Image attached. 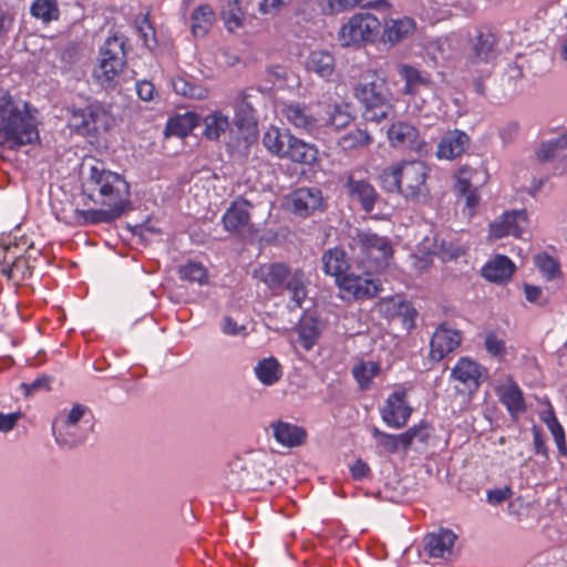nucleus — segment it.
<instances>
[{
  "label": "nucleus",
  "mask_w": 567,
  "mask_h": 567,
  "mask_svg": "<svg viewBox=\"0 0 567 567\" xmlns=\"http://www.w3.org/2000/svg\"><path fill=\"white\" fill-rule=\"evenodd\" d=\"M291 138L292 134L289 130L271 126L264 133L262 144L271 154L284 158Z\"/></svg>",
  "instance_id": "f704fd0d"
},
{
  "label": "nucleus",
  "mask_w": 567,
  "mask_h": 567,
  "mask_svg": "<svg viewBox=\"0 0 567 567\" xmlns=\"http://www.w3.org/2000/svg\"><path fill=\"white\" fill-rule=\"evenodd\" d=\"M216 14L210 6L203 4L194 9L190 16V30L194 37L204 38L213 27Z\"/></svg>",
  "instance_id": "e433bc0d"
},
{
  "label": "nucleus",
  "mask_w": 567,
  "mask_h": 567,
  "mask_svg": "<svg viewBox=\"0 0 567 567\" xmlns=\"http://www.w3.org/2000/svg\"><path fill=\"white\" fill-rule=\"evenodd\" d=\"M277 443L286 447H296L306 443L307 431L296 424L276 421L270 424Z\"/></svg>",
  "instance_id": "bb28decb"
},
{
  "label": "nucleus",
  "mask_w": 567,
  "mask_h": 567,
  "mask_svg": "<svg viewBox=\"0 0 567 567\" xmlns=\"http://www.w3.org/2000/svg\"><path fill=\"white\" fill-rule=\"evenodd\" d=\"M405 432L413 433L411 435V444L413 443L414 440H417L421 443H427V441L430 439L429 426L424 423H421L419 425H413V426L409 427Z\"/></svg>",
  "instance_id": "774afa93"
},
{
  "label": "nucleus",
  "mask_w": 567,
  "mask_h": 567,
  "mask_svg": "<svg viewBox=\"0 0 567 567\" xmlns=\"http://www.w3.org/2000/svg\"><path fill=\"white\" fill-rule=\"evenodd\" d=\"M39 140L35 117L13 100L8 91L0 92V144L16 150Z\"/></svg>",
  "instance_id": "7ed1b4c3"
},
{
  "label": "nucleus",
  "mask_w": 567,
  "mask_h": 567,
  "mask_svg": "<svg viewBox=\"0 0 567 567\" xmlns=\"http://www.w3.org/2000/svg\"><path fill=\"white\" fill-rule=\"evenodd\" d=\"M281 114L288 124L296 130L306 133L313 132L318 126L317 117L311 113L310 109L299 102H290L284 105Z\"/></svg>",
  "instance_id": "4be33fe9"
},
{
  "label": "nucleus",
  "mask_w": 567,
  "mask_h": 567,
  "mask_svg": "<svg viewBox=\"0 0 567 567\" xmlns=\"http://www.w3.org/2000/svg\"><path fill=\"white\" fill-rule=\"evenodd\" d=\"M528 227V217L525 209L505 212L498 220L489 225V236L501 239L507 236L516 238Z\"/></svg>",
  "instance_id": "ddd939ff"
},
{
  "label": "nucleus",
  "mask_w": 567,
  "mask_h": 567,
  "mask_svg": "<svg viewBox=\"0 0 567 567\" xmlns=\"http://www.w3.org/2000/svg\"><path fill=\"white\" fill-rule=\"evenodd\" d=\"M353 95L363 106V116L369 122L380 123L393 111L391 92L386 79L377 71L364 78L353 89Z\"/></svg>",
  "instance_id": "0eeeda50"
},
{
  "label": "nucleus",
  "mask_w": 567,
  "mask_h": 567,
  "mask_svg": "<svg viewBox=\"0 0 567 567\" xmlns=\"http://www.w3.org/2000/svg\"><path fill=\"white\" fill-rule=\"evenodd\" d=\"M344 187L351 199L358 200L364 212L371 213L374 209L379 194L369 179L352 172L348 175Z\"/></svg>",
  "instance_id": "dca6fc26"
},
{
  "label": "nucleus",
  "mask_w": 567,
  "mask_h": 567,
  "mask_svg": "<svg viewBox=\"0 0 567 567\" xmlns=\"http://www.w3.org/2000/svg\"><path fill=\"white\" fill-rule=\"evenodd\" d=\"M456 538L453 530L440 528L424 537V549L432 558H444L452 554Z\"/></svg>",
  "instance_id": "393cba45"
},
{
  "label": "nucleus",
  "mask_w": 567,
  "mask_h": 567,
  "mask_svg": "<svg viewBox=\"0 0 567 567\" xmlns=\"http://www.w3.org/2000/svg\"><path fill=\"white\" fill-rule=\"evenodd\" d=\"M291 2L292 0H262L259 3V11L262 14L276 13L281 8L287 7Z\"/></svg>",
  "instance_id": "69168bd1"
},
{
  "label": "nucleus",
  "mask_w": 567,
  "mask_h": 567,
  "mask_svg": "<svg viewBox=\"0 0 567 567\" xmlns=\"http://www.w3.org/2000/svg\"><path fill=\"white\" fill-rule=\"evenodd\" d=\"M515 264L504 255H497L482 268V276L491 282L502 284L511 279Z\"/></svg>",
  "instance_id": "c756f323"
},
{
  "label": "nucleus",
  "mask_w": 567,
  "mask_h": 567,
  "mask_svg": "<svg viewBox=\"0 0 567 567\" xmlns=\"http://www.w3.org/2000/svg\"><path fill=\"white\" fill-rule=\"evenodd\" d=\"M317 155L318 150L313 144L306 143L292 135L284 158L299 164L311 165L316 162Z\"/></svg>",
  "instance_id": "72a5a7b5"
},
{
  "label": "nucleus",
  "mask_w": 567,
  "mask_h": 567,
  "mask_svg": "<svg viewBox=\"0 0 567 567\" xmlns=\"http://www.w3.org/2000/svg\"><path fill=\"white\" fill-rule=\"evenodd\" d=\"M372 143L373 136L368 130L355 127L341 135L338 138L337 145L343 152H353L369 147Z\"/></svg>",
  "instance_id": "4c0bfd02"
},
{
  "label": "nucleus",
  "mask_w": 567,
  "mask_h": 567,
  "mask_svg": "<svg viewBox=\"0 0 567 567\" xmlns=\"http://www.w3.org/2000/svg\"><path fill=\"white\" fill-rule=\"evenodd\" d=\"M82 193L102 207H120L125 212L130 204V184L121 174L107 169L101 161H94L87 167Z\"/></svg>",
  "instance_id": "f257e3e1"
},
{
  "label": "nucleus",
  "mask_w": 567,
  "mask_h": 567,
  "mask_svg": "<svg viewBox=\"0 0 567 567\" xmlns=\"http://www.w3.org/2000/svg\"><path fill=\"white\" fill-rule=\"evenodd\" d=\"M408 393L400 389L391 393L381 410L383 422L392 429H401L406 425L412 408L408 403Z\"/></svg>",
  "instance_id": "9b49d317"
},
{
  "label": "nucleus",
  "mask_w": 567,
  "mask_h": 567,
  "mask_svg": "<svg viewBox=\"0 0 567 567\" xmlns=\"http://www.w3.org/2000/svg\"><path fill=\"white\" fill-rule=\"evenodd\" d=\"M416 28V22L411 17L389 18L384 19L381 27L380 40L384 45L390 48L403 42L410 38Z\"/></svg>",
  "instance_id": "f3484780"
},
{
  "label": "nucleus",
  "mask_w": 567,
  "mask_h": 567,
  "mask_svg": "<svg viewBox=\"0 0 567 567\" xmlns=\"http://www.w3.org/2000/svg\"><path fill=\"white\" fill-rule=\"evenodd\" d=\"M229 126V118L219 111L204 117L203 135L208 140H218Z\"/></svg>",
  "instance_id": "09e8293b"
},
{
  "label": "nucleus",
  "mask_w": 567,
  "mask_h": 567,
  "mask_svg": "<svg viewBox=\"0 0 567 567\" xmlns=\"http://www.w3.org/2000/svg\"><path fill=\"white\" fill-rule=\"evenodd\" d=\"M69 127L82 136L96 137L109 132L115 124L110 107L101 102L89 103L83 107L68 109Z\"/></svg>",
  "instance_id": "6e6552de"
},
{
  "label": "nucleus",
  "mask_w": 567,
  "mask_h": 567,
  "mask_svg": "<svg viewBox=\"0 0 567 567\" xmlns=\"http://www.w3.org/2000/svg\"><path fill=\"white\" fill-rule=\"evenodd\" d=\"M307 70L329 80L336 71V59L327 50L312 51L307 60Z\"/></svg>",
  "instance_id": "473e14b6"
},
{
  "label": "nucleus",
  "mask_w": 567,
  "mask_h": 567,
  "mask_svg": "<svg viewBox=\"0 0 567 567\" xmlns=\"http://www.w3.org/2000/svg\"><path fill=\"white\" fill-rule=\"evenodd\" d=\"M255 374L264 385H272L281 379L282 369L278 360L270 357L256 364Z\"/></svg>",
  "instance_id": "c03bdc74"
},
{
  "label": "nucleus",
  "mask_w": 567,
  "mask_h": 567,
  "mask_svg": "<svg viewBox=\"0 0 567 567\" xmlns=\"http://www.w3.org/2000/svg\"><path fill=\"white\" fill-rule=\"evenodd\" d=\"M497 58V38L496 35L486 30L478 31L475 38L471 41L470 51L467 54V64L476 65L481 63H493Z\"/></svg>",
  "instance_id": "4468645a"
},
{
  "label": "nucleus",
  "mask_w": 567,
  "mask_h": 567,
  "mask_svg": "<svg viewBox=\"0 0 567 567\" xmlns=\"http://www.w3.org/2000/svg\"><path fill=\"white\" fill-rule=\"evenodd\" d=\"M484 347L487 353L494 358L503 359L506 354L504 339L499 338L494 331L487 332L484 340Z\"/></svg>",
  "instance_id": "4d7b16f0"
},
{
  "label": "nucleus",
  "mask_w": 567,
  "mask_h": 567,
  "mask_svg": "<svg viewBox=\"0 0 567 567\" xmlns=\"http://www.w3.org/2000/svg\"><path fill=\"white\" fill-rule=\"evenodd\" d=\"M136 93L141 100L145 102L152 101L155 95L154 84L146 80L138 81L136 82Z\"/></svg>",
  "instance_id": "338daca9"
},
{
  "label": "nucleus",
  "mask_w": 567,
  "mask_h": 567,
  "mask_svg": "<svg viewBox=\"0 0 567 567\" xmlns=\"http://www.w3.org/2000/svg\"><path fill=\"white\" fill-rule=\"evenodd\" d=\"M461 341L462 336L458 330L451 329L446 323H441L430 341V358L434 361L443 360L460 347Z\"/></svg>",
  "instance_id": "2eb2a0df"
},
{
  "label": "nucleus",
  "mask_w": 567,
  "mask_h": 567,
  "mask_svg": "<svg viewBox=\"0 0 567 567\" xmlns=\"http://www.w3.org/2000/svg\"><path fill=\"white\" fill-rule=\"evenodd\" d=\"M534 453L549 460V449L544 432L537 425L532 427Z\"/></svg>",
  "instance_id": "bf43d9fd"
},
{
  "label": "nucleus",
  "mask_w": 567,
  "mask_h": 567,
  "mask_svg": "<svg viewBox=\"0 0 567 567\" xmlns=\"http://www.w3.org/2000/svg\"><path fill=\"white\" fill-rule=\"evenodd\" d=\"M126 39L124 35L109 37L100 49V62L94 70L96 82L104 89H114L126 65Z\"/></svg>",
  "instance_id": "1a4fd4ad"
},
{
  "label": "nucleus",
  "mask_w": 567,
  "mask_h": 567,
  "mask_svg": "<svg viewBox=\"0 0 567 567\" xmlns=\"http://www.w3.org/2000/svg\"><path fill=\"white\" fill-rule=\"evenodd\" d=\"M381 21L369 12L352 14L338 31V41L342 48H362L373 44L381 31Z\"/></svg>",
  "instance_id": "9d476101"
},
{
  "label": "nucleus",
  "mask_w": 567,
  "mask_h": 567,
  "mask_svg": "<svg viewBox=\"0 0 567 567\" xmlns=\"http://www.w3.org/2000/svg\"><path fill=\"white\" fill-rule=\"evenodd\" d=\"M534 265L547 281L563 278V270L558 259L546 251L534 256Z\"/></svg>",
  "instance_id": "49530a36"
},
{
  "label": "nucleus",
  "mask_w": 567,
  "mask_h": 567,
  "mask_svg": "<svg viewBox=\"0 0 567 567\" xmlns=\"http://www.w3.org/2000/svg\"><path fill=\"white\" fill-rule=\"evenodd\" d=\"M404 299L400 296L382 298L378 302L379 312L386 319H395L402 307Z\"/></svg>",
  "instance_id": "6e6d98bb"
},
{
  "label": "nucleus",
  "mask_w": 567,
  "mask_h": 567,
  "mask_svg": "<svg viewBox=\"0 0 567 567\" xmlns=\"http://www.w3.org/2000/svg\"><path fill=\"white\" fill-rule=\"evenodd\" d=\"M381 372V365L375 361L361 360L353 365L351 373L353 379L357 381L360 390H369L372 385V381Z\"/></svg>",
  "instance_id": "79ce46f5"
},
{
  "label": "nucleus",
  "mask_w": 567,
  "mask_h": 567,
  "mask_svg": "<svg viewBox=\"0 0 567 567\" xmlns=\"http://www.w3.org/2000/svg\"><path fill=\"white\" fill-rule=\"evenodd\" d=\"M178 276L182 280L205 285L208 281V270L199 261L188 260L178 267Z\"/></svg>",
  "instance_id": "8fccbe9b"
},
{
  "label": "nucleus",
  "mask_w": 567,
  "mask_h": 567,
  "mask_svg": "<svg viewBox=\"0 0 567 567\" xmlns=\"http://www.w3.org/2000/svg\"><path fill=\"white\" fill-rule=\"evenodd\" d=\"M33 241L17 226L0 236V274L9 280H23L33 274L37 256L32 254Z\"/></svg>",
  "instance_id": "20e7f679"
},
{
  "label": "nucleus",
  "mask_w": 567,
  "mask_h": 567,
  "mask_svg": "<svg viewBox=\"0 0 567 567\" xmlns=\"http://www.w3.org/2000/svg\"><path fill=\"white\" fill-rule=\"evenodd\" d=\"M249 200L239 197L230 203L221 216V224L228 233L239 234L241 230L252 227L250 223Z\"/></svg>",
  "instance_id": "aec40b11"
},
{
  "label": "nucleus",
  "mask_w": 567,
  "mask_h": 567,
  "mask_svg": "<svg viewBox=\"0 0 567 567\" xmlns=\"http://www.w3.org/2000/svg\"><path fill=\"white\" fill-rule=\"evenodd\" d=\"M30 11L34 18L45 23L58 20L60 16L56 0H34Z\"/></svg>",
  "instance_id": "603ef678"
},
{
  "label": "nucleus",
  "mask_w": 567,
  "mask_h": 567,
  "mask_svg": "<svg viewBox=\"0 0 567 567\" xmlns=\"http://www.w3.org/2000/svg\"><path fill=\"white\" fill-rule=\"evenodd\" d=\"M370 276L351 272L348 277L341 279L339 289L355 300L372 299L381 292L382 282L380 279Z\"/></svg>",
  "instance_id": "f8f14e48"
},
{
  "label": "nucleus",
  "mask_w": 567,
  "mask_h": 567,
  "mask_svg": "<svg viewBox=\"0 0 567 567\" xmlns=\"http://www.w3.org/2000/svg\"><path fill=\"white\" fill-rule=\"evenodd\" d=\"M417 312L411 302L404 300L396 318L401 319L403 327L411 330L415 327V318Z\"/></svg>",
  "instance_id": "052dcab7"
},
{
  "label": "nucleus",
  "mask_w": 567,
  "mask_h": 567,
  "mask_svg": "<svg viewBox=\"0 0 567 567\" xmlns=\"http://www.w3.org/2000/svg\"><path fill=\"white\" fill-rule=\"evenodd\" d=\"M430 167L423 161H401L385 167L380 185L386 193H398L405 199L421 202L429 197L426 181Z\"/></svg>",
  "instance_id": "f03ea898"
},
{
  "label": "nucleus",
  "mask_w": 567,
  "mask_h": 567,
  "mask_svg": "<svg viewBox=\"0 0 567 567\" xmlns=\"http://www.w3.org/2000/svg\"><path fill=\"white\" fill-rule=\"evenodd\" d=\"M485 373L486 369L480 363L467 357H462L452 368L450 378L460 382L464 389L475 391L480 388Z\"/></svg>",
  "instance_id": "6ab92c4d"
},
{
  "label": "nucleus",
  "mask_w": 567,
  "mask_h": 567,
  "mask_svg": "<svg viewBox=\"0 0 567 567\" xmlns=\"http://www.w3.org/2000/svg\"><path fill=\"white\" fill-rule=\"evenodd\" d=\"M485 179L486 176L483 171L464 165L454 174V190L456 193H467L472 188L482 185Z\"/></svg>",
  "instance_id": "c9c22d12"
},
{
  "label": "nucleus",
  "mask_w": 567,
  "mask_h": 567,
  "mask_svg": "<svg viewBox=\"0 0 567 567\" xmlns=\"http://www.w3.org/2000/svg\"><path fill=\"white\" fill-rule=\"evenodd\" d=\"M372 434L378 440L380 446H382L388 453L394 454L400 447L404 452L409 451L411 447V435L413 433L403 432L401 434H390L374 427Z\"/></svg>",
  "instance_id": "58836bf2"
},
{
  "label": "nucleus",
  "mask_w": 567,
  "mask_h": 567,
  "mask_svg": "<svg viewBox=\"0 0 567 567\" xmlns=\"http://www.w3.org/2000/svg\"><path fill=\"white\" fill-rule=\"evenodd\" d=\"M172 85L174 91L183 96L190 99H200L203 96L202 87L196 84L189 82L184 76H176L172 81Z\"/></svg>",
  "instance_id": "5fc2aeb1"
},
{
  "label": "nucleus",
  "mask_w": 567,
  "mask_h": 567,
  "mask_svg": "<svg viewBox=\"0 0 567 567\" xmlns=\"http://www.w3.org/2000/svg\"><path fill=\"white\" fill-rule=\"evenodd\" d=\"M350 473H351V476L353 480L362 481L363 478H367L370 476L371 468L367 462H364L362 458H358L351 465Z\"/></svg>",
  "instance_id": "0e129e2a"
},
{
  "label": "nucleus",
  "mask_w": 567,
  "mask_h": 567,
  "mask_svg": "<svg viewBox=\"0 0 567 567\" xmlns=\"http://www.w3.org/2000/svg\"><path fill=\"white\" fill-rule=\"evenodd\" d=\"M320 328L317 320L306 318L298 328L299 341L305 350H310L317 343L320 337Z\"/></svg>",
  "instance_id": "3c124183"
},
{
  "label": "nucleus",
  "mask_w": 567,
  "mask_h": 567,
  "mask_svg": "<svg viewBox=\"0 0 567 567\" xmlns=\"http://www.w3.org/2000/svg\"><path fill=\"white\" fill-rule=\"evenodd\" d=\"M225 27L233 32L244 25L245 14L239 7L238 0L228 1L227 8L221 12Z\"/></svg>",
  "instance_id": "864d4df0"
},
{
  "label": "nucleus",
  "mask_w": 567,
  "mask_h": 567,
  "mask_svg": "<svg viewBox=\"0 0 567 567\" xmlns=\"http://www.w3.org/2000/svg\"><path fill=\"white\" fill-rule=\"evenodd\" d=\"M547 409L539 413V419L544 422L550 432L556 444L558 456L567 457V439L566 432L556 416L553 404L548 399L545 401Z\"/></svg>",
  "instance_id": "c85d7f7f"
},
{
  "label": "nucleus",
  "mask_w": 567,
  "mask_h": 567,
  "mask_svg": "<svg viewBox=\"0 0 567 567\" xmlns=\"http://www.w3.org/2000/svg\"><path fill=\"white\" fill-rule=\"evenodd\" d=\"M136 29L146 47H151L152 43L156 44L155 29L150 21L148 14L136 20Z\"/></svg>",
  "instance_id": "13d9d810"
},
{
  "label": "nucleus",
  "mask_w": 567,
  "mask_h": 567,
  "mask_svg": "<svg viewBox=\"0 0 567 567\" xmlns=\"http://www.w3.org/2000/svg\"><path fill=\"white\" fill-rule=\"evenodd\" d=\"M51 383V377L49 375H41L34 379L30 383H22V388L25 390V394L30 395L39 390H49Z\"/></svg>",
  "instance_id": "e2e57ef3"
},
{
  "label": "nucleus",
  "mask_w": 567,
  "mask_h": 567,
  "mask_svg": "<svg viewBox=\"0 0 567 567\" xmlns=\"http://www.w3.org/2000/svg\"><path fill=\"white\" fill-rule=\"evenodd\" d=\"M249 94L246 91L239 92L234 102V122L239 130L255 126V110L248 102Z\"/></svg>",
  "instance_id": "ea45409f"
},
{
  "label": "nucleus",
  "mask_w": 567,
  "mask_h": 567,
  "mask_svg": "<svg viewBox=\"0 0 567 567\" xmlns=\"http://www.w3.org/2000/svg\"><path fill=\"white\" fill-rule=\"evenodd\" d=\"M199 116L193 112L172 117L166 124V134L185 137L199 124Z\"/></svg>",
  "instance_id": "37998d69"
},
{
  "label": "nucleus",
  "mask_w": 567,
  "mask_h": 567,
  "mask_svg": "<svg viewBox=\"0 0 567 567\" xmlns=\"http://www.w3.org/2000/svg\"><path fill=\"white\" fill-rule=\"evenodd\" d=\"M496 395L512 417H517L518 414L526 411L524 393L512 377L496 388Z\"/></svg>",
  "instance_id": "5701e85b"
},
{
  "label": "nucleus",
  "mask_w": 567,
  "mask_h": 567,
  "mask_svg": "<svg viewBox=\"0 0 567 567\" xmlns=\"http://www.w3.org/2000/svg\"><path fill=\"white\" fill-rule=\"evenodd\" d=\"M398 73L404 81L402 91L408 95H415L417 93L419 86L426 85L429 82L427 79L424 78L416 68L410 64H401L398 69Z\"/></svg>",
  "instance_id": "de8ad7c7"
},
{
  "label": "nucleus",
  "mask_w": 567,
  "mask_h": 567,
  "mask_svg": "<svg viewBox=\"0 0 567 567\" xmlns=\"http://www.w3.org/2000/svg\"><path fill=\"white\" fill-rule=\"evenodd\" d=\"M349 248L354 262L364 275L385 269L393 258L391 240L370 230H359L351 237Z\"/></svg>",
  "instance_id": "39448f33"
},
{
  "label": "nucleus",
  "mask_w": 567,
  "mask_h": 567,
  "mask_svg": "<svg viewBox=\"0 0 567 567\" xmlns=\"http://www.w3.org/2000/svg\"><path fill=\"white\" fill-rule=\"evenodd\" d=\"M354 118L349 103H334L328 113L326 125L340 131L348 127Z\"/></svg>",
  "instance_id": "a18cd8bd"
},
{
  "label": "nucleus",
  "mask_w": 567,
  "mask_h": 567,
  "mask_svg": "<svg viewBox=\"0 0 567 567\" xmlns=\"http://www.w3.org/2000/svg\"><path fill=\"white\" fill-rule=\"evenodd\" d=\"M524 293L526 300L530 303H537L542 307L548 303V300L543 297V290L538 286L525 284Z\"/></svg>",
  "instance_id": "680f3d73"
},
{
  "label": "nucleus",
  "mask_w": 567,
  "mask_h": 567,
  "mask_svg": "<svg viewBox=\"0 0 567 567\" xmlns=\"http://www.w3.org/2000/svg\"><path fill=\"white\" fill-rule=\"evenodd\" d=\"M120 207H105L102 209H75L74 215L79 225H96L111 223L123 215Z\"/></svg>",
  "instance_id": "2f4dec72"
},
{
  "label": "nucleus",
  "mask_w": 567,
  "mask_h": 567,
  "mask_svg": "<svg viewBox=\"0 0 567 567\" xmlns=\"http://www.w3.org/2000/svg\"><path fill=\"white\" fill-rule=\"evenodd\" d=\"M355 7L380 10L390 9L391 3L388 0H324L322 12L324 14H338Z\"/></svg>",
  "instance_id": "7c9ffc66"
},
{
  "label": "nucleus",
  "mask_w": 567,
  "mask_h": 567,
  "mask_svg": "<svg viewBox=\"0 0 567 567\" xmlns=\"http://www.w3.org/2000/svg\"><path fill=\"white\" fill-rule=\"evenodd\" d=\"M85 411L84 405L75 404L61 424L58 421L53 422L52 432L60 446L71 449L81 442V440L74 437L70 430L82 419Z\"/></svg>",
  "instance_id": "b1692460"
},
{
  "label": "nucleus",
  "mask_w": 567,
  "mask_h": 567,
  "mask_svg": "<svg viewBox=\"0 0 567 567\" xmlns=\"http://www.w3.org/2000/svg\"><path fill=\"white\" fill-rule=\"evenodd\" d=\"M470 142L466 133L455 130L447 132L437 145L436 155L439 158L453 159L465 152Z\"/></svg>",
  "instance_id": "cd10ccee"
},
{
  "label": "nucleus",
  "mask_w": 567,
  "mask_h": 567,
  "mask_svg": "<svg viewBox=\"0 0 567 567\" xmlns=\"http://www.w3.org/2000/svg\"><path fill=\"white\" fill-rule=\"evenodd\" d=\"M288 200L291 210L300 217H309L323 207L322 193L316 187L297 188L290 194Z\"/></svg>",
  "instance_id": "a211bd4d"
},
{
  "label": "nucleus",
  "mask_w": 567,
  "mask_h": 567,
  "mask_svg": "<svg viewBox=\"0 0 567 567\" xmlns=\"http://www.w3.org/2000/svg\"><path fill=\"white\" fill-rule=\"evenodd\" d=\"M539 162H550L557 158L567 157V134L545 141L540 144L539 148L535 152Z\"/></svg>",
  "instance_id": "a19ab883"
},
{
  "label": "nucleus",
  "mask_w": 567,
  "mask_h": 567,
  "mask_svg": "<svg viewBox=\"0 0 567 567\" xmlns=\"http://www.w3.org/2000/svg\"><path fill=\"white\" fill-rule=\"evenodd\" d=\"M254 277L265 284L272 295L288 290L295 308H300L307 297V278L300 268L291 270L284 262L264 264L254 270Z\"/></svg>",
  "instance_id": "423d86ee"
},
{
  "label": "nucleus",
  "mask_w": 567,
  "mask_h": 567,
  "mask_svg": "<svg viewBox=\"0 0 567 567\" xmlns=\"http://www.w3.org/2000/svg\"><path fill=\"white\" fill-rule=\"evenodd\" d=\"M321 260L324 274L334 277L338 287L341 279L351 274L349 272L350 262L347 252L340 247L330 248L324 251Z\"/></svg>",
  "instance_id": "a878e982"
},
{
  "label": "nucleus",
  "mask_w": 567,
  "mask_h": 567,
  "mask_svg": "<svg viewBox=\"0 0 567 567\" xmlns=\"http://www.w3.org/2000/svg\"><path fill=\"white\" fill-rule=\"evenodd\" d=\"M388 138L392 147L421 151L423 142L419 130L405 121L393 123L388 130Z\"/></svg>",
  "instance_id": "412c9836"
}]
</instances>
